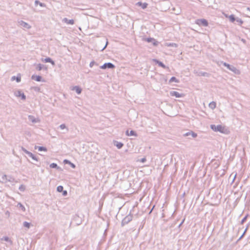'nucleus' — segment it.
Listing matches in <instances>:
<instances>
[{"label":"nucleus","mask_w":250,"mask_h":250,"mask_svg":"<svg viewBox=\"0 0 250 250\" xmlns=\"http://www.w3.org/2000/svg\"><path fill=\"white\" fill-rule=\"evenodd\" d=\"M183 135L184 136H189L191 135L192 138H196L197 136V134L193 132L192 131H190L185 133Z\"/></svg>","instance_id":"nucleus-11"},{"label":"nucleus","mask_w":250,"mask_h":250,"mask_svg":"<svg viewBox=\"0 0 250 250\" xmlns=\"http://www.w3.org/2000/svg\"><path fill=\"white\" fill-rule=\"evenodd\" d=\"M7 182H9L11 183H14V182H16V180H15V179L12 176H10V175L8 176L7 175V178L6 179V183Z\"/></svg>","instance_id":"nucleus-22"},{"label":"nucleus","mask_w":250,"mask_h":250,"mask_svg":"<svg viewBox=\"0 0 250 250\" xmlns=\"http://www.w3.org/2000/svg\"><path fill=\"white\" fill-rule=\"evenodd\" d=\"M194 73L198 76L209 77V74L205 72L194 71Z\"/></svg>","instance_id":"nucleus-9"},{"label":"nucleus","mask_w":250,"mask_h":250,"mask_svg":"<svg viewBox=\"0 0 250 250\" xmlns=\"http://www.w3.org/2000/svg\"><path fill=\"white\" fill-rule=\"evenodd\" d=\"M15 79H16V81H17V82H20L21 81V77H16L15 76H13V77H12V80H15Z\"/></svg>","instance_id":"nucleus-34"},{"label":"nucleus","mask_w":250,"mask_h":250,"mask_svg":"<svg viewBox=\"0 0 250 250\" xmlns=\"http://www.w3.org/2000/svg\"><path fill=\"white\" fill-rule=\"evenodd\" d=\"M229 70H231V71H232L233 72H235L237 70V69L234 66L231 65L230 67L229 68Z\"/></svg>","instance_id":"nucleus-36"},{"label":"nucleus","mask_w":250,"mask_h":250,"mask_svg":"<svg viewBox=\"0 0 250 250\" xmlns=\"http://www.w3.org/2000/svg\"><path fill=\"white\" fill-rule=\"evenodd\" d=\"M196 23L200 25H203L205 27L208 26V21L206 19H198Z\"/></svg>","instance_id":"nucleus-6"},{"label":"nucleus","mask_w":250,"mask_h":250,"mask_svg":"<svg viewBox=\"0 0 250 250\" xmlns=\"http://www.w3.org/2000/svg\"><path fill=\"white\" fill-rule=\"evenodd\" d=\"M222 63H223L224 66L227 67L229 69V68L230 67L231 65L227 63V62H222Z\"/></svg>","instance_id":"nucleus-39"},{"label":"nucleus","mask_w":250,"mask_h":250,"mask_svg":"<svg viewBox=\"0 0 250 250\" xmlns=\"http://www.w3.org/2000/svg\"><path fill=\"white\" fill-rule=\"evenodd\" d=\"M2 240H4V241H10L9 237H7V236L3 237L2 238Z\"/></svg>","instance_id":"nucleus-42"},{"label":"nucleus","mask_w":250,"mask_h":250,"mask_svg":"<svg viewBox=\"0 0 250 250\" xmlns=\"http://www.w3.org/2000/svg\"><path fill=\"white\" fill-rule=\"evenodd\" d=\"M7 178V175L6 174L0 173V182L6 183Z\"/></svg>","instance_id":"nucleus-12"},{"label":"nucleus","mask_w":250,"mask_h":250,"mask_svg":"<svg viewBox=\"0 0 250 250\" xmlns=\"http://www.w3.org/2000/svg\"><path fill=\"white\" fill-rule=\"evenodd\" d=\"M115 67L114 64L111 62L104 63L103 65L100 66V68L103 69H106L107 68L113 69Z\"/></svg>","instance_id":"nucleus-4"},{"label":"nucleus","mask_w":250,"mask_h":250,"mask_svg":"<svg viewBox=\"0 0 250 250\" xmlns=\"http://www.w3.org/2000/svg\"><path fill=\"white\" fill-rule=\"evenodd\" d=\"M38 150L40 151H47V148L45 147H44V146H39L38 147Z\"/></svg>","instance_id":"nucleus-32"},{"label":"nucleus","mask_w":250,"mask_h":250,"mask_svg":"<svg viewBox=\"0 0 250 250\" xmlns=\"http://www.w3.org/2000/svg\"><path fill=\"white\" fill-rule=\"evenodd\" d=\"M152 211V209L150 211L149 213H150Z\"/></svg>","instance_id":"nucleus-54"},{"label":"nucleus","mask_w":250,"mask_h":250,"mask_svg":"<svg viewBox=\"0 0 250 250\" xmlns=\"http://www.w3.org/2000/svg\"><path fill=\"white\" fill-rule=\"evenodd\" d=\"M77 217H78V216L75 217V218H77Z\"/></svg>","instance_id":"nucleus-55"},{"label":"nucleus","mask_w":250,"mask_h":250,"mask_svg":"<svg viewBox=\"0 0 250 250\" xmlns=\"http://www.w3.org/2000/svg\"><path fill=\"white\" fill-rule=\"evenodd\" d=\"M210 128L215 132H220L221 133H225V128L222 125H211Z\"/></svg>","instance_id":"nucleus-1"},{"label":"nucleus","mask_w":250,"mask_h":250,"mask_svg":"<svg viewBox=\"0 0 250 250\" xmlns=\"http://www.w3.org/2000/svg\"><path fill=\"white\" fill-rule=\"evenodd\" d=\"M247 9L250 11V7H248Z\"/></svg>","instance_id":"nucleus-53"},{"label":"nucleus","mask_w":250,"mask_h":250,"mask_svg":"<svg viewBox=\"0 0 250 250\" xmlns=\"http://www.w3.org/2000/svg\"><path fill=\"white\" fill-rule=\"evenodd\" d=\"M71 90L75 91L78 94H81L82 91L81 88H80L79 86H73L71 88Z\"/></svg>","instance_id":"nucleus-17"},{"label":"nucleus","mask_w":250,"mask_h":250,"mask_svg":"<svg viewBox=\"0 0 250 250\" xmlns=\"http://www.w3.org/2000/svg\"><path fill=\"white\" fill-rule=\"evenodd\" d=\"M126 135L127 136H137L136 132L133 130H131V131H130V132H129L128 130H127L126 131Z\"/></svg>","instance_id":"nucleus-20"},{"label":"nucleus","mask_w":250,"mask_h":250,"mask_svg":"<svg viewBox=\"0 0 250 250\" xmlns=\"http://www.w3.org/2000/svg\"><path fill=\"white\" fill-rule=\"evenodd\" d=\"M236 21L240 25L242 24L243 23V21L240 18H236Z\"/></svg>","instance_id":"nucleus-37"},{"label":"nucleus","mask_w":250,"mask_h":250,"mask_svg":"<svg viewBox=\"0 0 250 250\" xmlns=\"http://www.w3.org/2000/svg\"><path fill=\"white\" fill-rule=\"evenodd\" d=\"M248 215H247L243 218V219L241 220V224H243L244 223V222L246 220V219L248 217Z\"/></svg>","instance_id":"nucleus-40"},{"label":"nucleus","mask_w":250,"mask_h":250,"mask_svg":"<svg viewBox=\"0 0 250 250\" xmlns=\"http://www.w3.org/2000/svg\"><path fill=\"white\" fill-rule=\"evenodd\" d=\"M153 62H155V63L158 64L159 66L162 67L163 68H167V66L162 62L159 61L157 59H153Z\"/></svg>","instance_id":"nucleus-13"},{"label":"nucleus","mask_w":250,"mask_h":250,"mask_svg":"<svg viewBox=\"0 0 250 250\" xmlns=\"http://www.w3.org/2000/svg\"><path fill=\"white\" fill-rule=\"evenodd\" d=\"M145 41H146L148 42L152 43V44L155 46H157L159 44V42L153 38L150 37L146 38L145 39Z\"/></svg>","instance_id":"nucleus-7"},{"label":"nucleus","mask_w":250,"mask_h":250,"mask_svg":"<svg viewBox=\"0 0 250 250\" xmlns=\"http://www.w3.org/2000/svg\"><path fill=\"white\" fill-rule=\"evenodd\" d=\"M209 107L211 108V109H214L216 107V103L215 102H211L209 104Z\"/></svg>","instance_id":"nucleus-31"},{"label":"nucleus","mask_w":250,"mask_h":250,"mask_svg":"<svg viewBox=\"0 0 250 250\" xmlns=\"http://www.w3.org/2000/svg\"><path fill=\"white\" fill-rule=\"evenodd\" d=\"M170 95L171 96H175L176 98H181L184 97V94L183 93H180L177 91H170Z\"/></svg>","instance_id":"nucleus-8"},{"label":"nucleus","mask_w":250,"mask_h":250,"mask_svg":"<svg viewBox=\"0 0 250 250\" xmlns=\"http://www.w3.org/2000/svg\"><path fill=\"white\" fill-rule=\"evenodd\" d=\"M241 41H242L243 43H246V40H245V39H241Z\"/></svg>","instance_id":"nucleus-49"},{"label":"nucleus","mask_w":250,"mask_h":250,"mask_svg":"<svg viewBox=\"0 0 250 250\" xmlns=\"http://www.w3.org/2000/svg\"><path fill=\"white\" fill-rule=\"evenodd\" d=\"M18 23L20 26L25 29H28L31 27V26L28 23L21 20L18 21Z\"/></svg>","instance_id":"nucleus-5"},{"label":"nucleus","mask_w":250,"mask_h":250,"mask_svg":"<svg viewBox=\"0 0 250 250\" xmlns=\"http://www.w3.org/2000/svg\"><path fill=\"white\" fill-rule=\"evenodd\" d=\"M172 82L179 83V80L175 77H172L169 80V83H171Z\"/></svg>","instance_id":"nucleus-25"},{"label":"nucleus","mask_w":250,"mask_h":250,"mask_svg":"<svg viewBox=\"0 0 250 250\" xmlns=\"http://www.w3.org/2000/svg\"><path fill=\"white\" fill-rule=\"evenodd\" d=\"M63 189V187L62 186H59L57 188V190L59 192L62 191Z\"/></svg>","instance_id":"nucleus-33"},{"label":"nucleus","mask_w":250,"mask_h":250,"mask_svg":"<svg viewBox=\"0 0 250 250\" xmlns=\"http://www.w3.org/2000/svg\"><path fill=\"white\" fill-rule=\"evenodd\" d=\"M44 62H50L53 65L55 64L54 62L50 58H49V57H47V58H46L45 59H44Z\"/></svg>","instance_id":"nucleus-23"},{"label":"nucleus","mask_w":250,"mask_h":250,"mask_svg":"<svg viewBox=\"0 0 250 250\" xmlns=\"http://www.w3.org/2000/svg\"><path fill=\"white\" fill-rule=\"evenodd\" d=\"M236 174L235 175V176H234V178L233 179L232 182H233L234 181V179H235V178L236 177Z\"/></svg>","instance_id":"nucleus-52"},{"label":"nucleus","mask_w":250,"mask_h":250,"mask_svg":"<svg viewBox=\"0 0 250 250\" xmlns=\"http://www.w3.org/2000/svg\"><path fill=\"white\" fill-rule=\"evenodd\" d=\"M136 5L139 6H141L142 9H145L147 7L148 4L146 2L143 3L141 1H139L136 3Z\"/></svg>","instance_id":"nucleus-15"},{"label":"nucleus","mask_w":250,"mask_h":250,"mask_svg":"<svg viewBox=\"0 0 250 250\" xmlns=\"http://www.w3.org/2000/svg\"><path fill=\"white\" fill-rule=\"evenodd\" d=\"M43 68H44L45 70L47 69V67L42 64L39 63L37 65L36 69L40 71Z\"/></svg>","instance_id":"nucleus-21"},{"label":"nucleus","mask_w":250,"mask_h":250,"mask_svg":"<svg viewBox=\"0 0 250 250\" xmlns=\"http://www.w3.org/2000/svg\"><path fill=\"white\" fill-rule=\"evenodd\" d=\"M31 79L34 80L37 82H44V80H42V77L39 75H33L31 77Z\"/></svg>","instance_id":"nucleus-10"},{"label":"nucleus","mask_w":250,"mask_h":250,"mask_svg":"<svg viewBox=\"0 0 250 250\" xmlns=\"http://www.w3.org/2000/svg\"><path fill=\"white\" fill-rule=\"evenodd\" d=\"M140 161L142 163H144L146 161V159L145 158H143L141 159Z\"/></svg>","instance_id":"nucleus-47"},{"label":"nucleus","mask_w":250,"mask_h":250,"mask_svg":"<svg viewBox=\"0 0 250 250\" xmlns=\"http://www.w3.org/2000/svg\"><path fill=\"white\" fill-rule=\"evenodd\" d=\"M21 149L23 152H24L26 154L28 155V156L29 157H31L32 159H33L34 160H35L36 161H37V162L39 161L37 157L35 155H34L32 153L28 151L23 147H21Z\"/></svg>","instance_id":"nucleus-2"},{"label":"nucleus","mask_w":250,"mask_h":250,"mask_svg":"<svg viewBox=\"0 0 250 250\" xmlns=\"http://www.w3.org/2000/svg\"><path fill=\"white\" fill-rule=\"evenodd\" d=\"M35 4L36 5L37 4H38L41 6V7H45V4L43 3H42V2H40L39 0H35Z\"/></svg>","instance_id":"nucleus-29"},{"label":"nucleus","mask_w":250,"mask_h":250,"mask_svg":"<svg viewBox=\"0 0 250 250\" xmlns=\"http://www.w3.org/2000/svg\"><path fill=\"white\" fill-rule=\"evenodd\" d=\"M166 45L167 46H169V47H177V44L176 43H171V42H169V43H166Z\"/></svg>","instance_id":"nucleus-27"},{"label":"nucleus","mask_w":250,"mask_h":250,"mask_svg":"<svg viewBox=\"0 0 250 250\" xmlns=\"http://www.w3.org/2000/svg\"><path fill=\"white\" fill-rule=\"evenodd\" d=\"M244 233H243L241 235V236L239 237V238L238 239V241H239L240 240H241L244 236Z\"/></svg>","instance_id":"nucleus-48"},{"label":"nucleus","mask_w":250,"mask_h":250,"mask_svg":"<svg viewBox=\"0 0 250 250\" xmlns=\"http://www.w3.org/2000/svg\"><path fill=\"white\" fill-rule=\"evenodd\" d=\"M247 228L245 229V231H244L243 233H244V234H245L246 231H247Z\"/></svg>","instance_id":"nucleus-51"},{"label":"nucleus","mask_w":250,"mask_h":250,"mask_svg":"<svg viewBox=\"0 0 250 250\" xmlns=\"http://www.w3.org/2000/svg\"><path fill=\"white\" fill-rule=\"evenodd\" d=\"M17 207L21 209L23 211H25V208L21 203H19L17 205Z\"/></svg>","instance_id":"nucleus-26"},{"label":"nucleus","mask_w":250,"mask_h":250,"mask_svg":"<svg viewBox=\"0 0 250 250\" xmlns=\"http://www.w3.org/2000/svg\"><path fill=\"white\" fill-rule=\"evenodd\" d=\"M63 163L65 164H70V163H71V162L70 161H69L68 160H67V159H65L63 161Z\"/></svg>","instance_id":"nucleus-41"},{"label":"nucleus","mask_w":250,"mask_h":250,"mask_svg":"<svg viewBox=\"0 0 250 250\" xmlns=\"http://www.w3.org/2000/svg\"><path fill=\"white\" fill-rule=\"evenodd\" d=\"M28 118L29 121H31L33 123H37L40 121L38 118H35L32 115H29Z\"/></svg>","instance_id":"nucleus-16"},{"label":"nucleus","mask_w":250,"mask_h":250,"mask_svg":"<svg viewBox=\"0 0 250 250\" xmlns=\"http://www.w3.org/2000/svg\"><path fill=\"white\" fill-rule=\"evenodd\" d=\"M62 21L67 24L73 25L74 24V21L73 19L68 20L66 18H63L62 20Z\"/></svg>","instance_id":"nucleus-14"},{"label":"nucleus","mask_w":250,"mask_h":250,"mask_svg":"<svg viewBox=\"0 0 250 250\" xmlns=\"http://www.w3.org/2000/svg\"><path fill=\"white\" fill-rule=\"evenodd\" d=\"M59 127L61 129H65V128H66V130L67 131L68 130V129L67 128H66V126L65 125V124H62L60 126H59Z\"/></svg>","instance_id":"nucleus-38"},{"label":"nucleus","mask_w":250,"mask_h":250,"mask_svg":"<svg viewBox=\"0 0 250 250\" xmlns=\"http://www.w3.org/2000/svg\"><path fill=\"white\" fill-rule=\"evenodd\" d=\"M107 44H108V41H107V40H106V44H105V46L102 49V51H103V50H104V49H105V48L106 47Z\"/></svg>","instance_id":"nucleus-44"},{"label":"nucleus","mask_w":250,"mask_h":250,"mask_svg":"<svg viewBox=\"0 0 250 250\" xmlns=\"http://www.w3.org/2000/svg\"><path fill=\"white\" fill-rule=\"evenodd\" d=\"M67 194V192L66 190H63L62 191V195L64 196H66Z\"/></svg>","instance_id":"nucleus-45"},{"label":"nucleus","mask_w":250,"mask_h":250,"mask_svg":"<svg viewBox=\"0 0 250 250\" xmlns=\"http://www.w3.org/2000/svg\"><path fill=\"white\" fill-rule=\"evenodd\" d=\"M19 190L21 191H24L25 189V187L24 185H21L19 188Z\"/></svg>","instance_id":"nucleus-35"},{"label":"nucleus","mask_w":250,"mask_h":250,"mask_svg":"<svg viewBox=\"0 0 250 250\" xmlns=\"http://www.w3.org/2000/svg\"><path fill=\"white\" fill-rule=\"evenodd\" d=\"M114 145L118 148L121 149L124 146L123 143L118 141H114Z\"/></svg>","instance_id":"nucleus-19"},{"label":"nucleus","mask_w":250,"mask_h":250,"mask_svg":"<svg viewBox=\"0 0 250 250\" xmlns=\"http://www.w3.org/2000/svg\"><path fill=\"white\" fill-rule=\"evenodd\" d=\"M23 226L24 227L26 228L27 229H29L31 226V223H28L26 221H25L23 223Z\"/></svg>","instance_id":"nucleus-28"},{"label":"nucleus","mask_w":250,"mask_h":250,"mask_svg":"<svg viewBox=\"0 0 250 250\" xmlns=\"http://www.w3.org/2000/svg\"><path fill=\"white\" fill-rule=\"evenodd\" d=\"M132 215L131 214H128V215L126 216L122 221V226H124L130 222L132 220Z\"/></svg>","instance_id":"nucleus-3"},{"label":"nucleus","mask_w":250,"mask_h":250,"mask_svg":"<svg viewBox=\"0 0 250 250\" xmlns=\"http://www.w3.org/2000/svg\"><path fill=\"white\" fill-rule=\"evenodd\" d=\"M183 222H184V220L179 224V227H180L182 225V224H183Z\"/></svg>","instance_id":"nucleus-50"},{"label":"nucleus","mask_w":250,"mask_h":250,"mask_svg":"<svg viewBox=\"0 0 250 250\" xmlns=\"http://www.w3.org/2000/svg\"><path fill=\"white\" fill-rule=\"evenodd\" d=\"M69 165L71 166V167L73 168H75L76 167L75 165L73 163H71V162L70 163Z\"/></svg>","instance_id":"nucleus-43"},{"label":"nucleus","mask_w":250,"mask_h":250,"mask_svg":"<svg viewBox=\"0 0 250 250\" xmlns=\"http://www.w3.org/2000/svg\"><path fill=\"white\" fill-rule=\"evenodd\" d=\"M50 167L52 168H56L57 169H61V168L57 165L56 163H52L50 165Z\"/></svg>","instance_id":"nucleus-24"},{"label":"nucleus","mask_w":250,"mask_h":250,"mask_svg":"<svg viewBox=\"0 0 250 250\" xmlns=\"http://www.w3.org/2000/svg\"><path fill=\"white\" fill-rule=\"evenodd\" d=\"M229 19L231 22H233L235 21H236V19H235L234 15H230L229 16Z\"/></svg>","instance_id":"nucleus-30"},{"label":"nucleus","mask_w":250,"mask_h":250,"mask_svg":"<svg viewBox=\"0 0 250 250\" xmlns=\"http://www.w3.org/2000/svg\"><path fill=\"white\" fill-rule=\"evenodd\" d=\"M16 96L17 97H21V99L22 100H25L26 99V96L24 95V94L21 91H18L17 92V93L16 94Z\"/></svg>","instance_id":"nucleus-18"},{"label":"nucleus","mask_w":250,"mask_h":250,"mask_svg":"<svg viewBox=\"0 0 250 250\" xmlns=\"http://www.w3.org/2000/svg\"><path fill=\"white\" fill-rule=\"evenodd\" d=\"M94 63H95V62H94V61H92V62H90V64H89V66H90V67H92L93 66V65H94Z\"/></svg>","instance_id":"nucleus-46"}]
</instances>
